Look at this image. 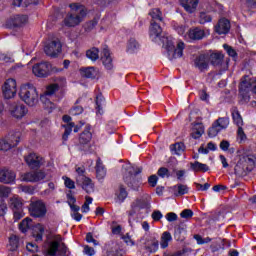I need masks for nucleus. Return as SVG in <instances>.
<instances>
[{"instance_id":"052dcab7","label":"nucleus","mask_w":256,"mask_h":256,"mask_svg":"<svg viewBox=\"0 0 256 256\" xmlns=\"http://www.w3.org/2000/svg\"><path fill=\"white\" fill-rule=\"evenodd\" d=\"M195 187H196V191H207V189H209V187H211V184L209 183H205L204 185L195 182L194 183Z\"/></svg>"},{"instance_id":"ea45409f","label":"nucleus","mask_w":256,"mask_h":256,"mask_svg":"<svg viewBox=\"0 0 256 256\" xmlns=\"http://www.w3.org/2000/svg\"><path fill=\"white\" fill-rule=\"evenodd\" d=\"M31 227H33V220L29 217L22 220L19 224V229L21 233H27V231H29Z\"/></svg>"},{"instance_id":"a18cd8bd","label":"nucleus","mask_w":256,"mask_h":256,"mask_svg":"<svg viewBox=\"0 0 256 256\" xmlns=\"http://www.w3.org/2000/svg\"><path fill=\"white\" fill-rule=\"evenodd\" d=\"M139 49V42L135 40V38H130L127 43V51L128 53H135Z\"/></svg>"},{"instance_id":"e433bc0d","label":"nucleus","mask_w":256,"mask_h":256,"mask_svg":"<svg viewBox=\"0 0 256 256\" xmlns=\"http://www.w3.org/2000/svg\"><path fill=\"white\" fill-rule=\"evenodd\" d=\"M175 197H181L189 193V186L185 184H177L173 187Z\"/></svg>"},{"instance_id":"7c9ffc66","label":"nucleus","mask_w":256,"mask_h":256,"mask_svg":"<svg viewBox=\"0 0 256 256\" xmlns=\"http://www.w3.org/2000/svg\"><path fill=\"white\" fill-rule=\"evenodd\" d=\"M162 33H163V28H161V25H159V22H150V27H149L150 37L157 39V37H160Z\"/></svg>"},{"instance_id":"473e14b6","label":"nucleus","mask_w":256,"mask_h":256,"mask_svg":"<svg viewBox=\"0 0 256 256\" xmlns=\"http://www.w3.org/2000/svg\"><path fill=\"white\" fill-rule=\"evenodd\" d=\"M91 139H93V134H91V127L86 126L84 131L80 134L79 143H81V145H87V143L91 142Z\"/></svg>"},{"instance_id":"338daca9","label":"nucleus","mask_w":256,"mask_h":256,"mask_svg":"<svg viewBox=\"0 0 256 256\" xmlns=\"http://www.w3.org/2000/svg\"><path fill=\"white\" fill-rule=\"evenodd\" d=\"M166 219L170 223H173V221H177L178 216L175 214V212H169L166 214Z\"/></svg>"},{"instance_id":"a211bd4d","label":"nucleus","mask_w":256,"mask_h":256,"mask_svg":"<svg viewBox=\"0 0 256 256\" xmlns=\"http://www.w3.org/2000/svg\"><path fill=\"white\" fill-rule=\"evenodd\" d=\"M242 164V166L247 169L248 172L251 173L253 169H255V155L253 154H242L238 160Z\"/></svg>"},{"instance_id":"c756f323","label":"nucleus","mask_w":256,"mask_h":256,"mask_svg":"<svg viewBox=\"0 0 256 256\" xmlns=\"http://www.w3.org/2000/svg\"><path fill=\"white\" fill-rule=\"evenodd\" d=\"M128 195L129 193L127 192L125 186L120 184L118 190L115 192L116 203H123L127 199Z\"/></svg>"},{"instance_id":"9b49d317","label":"nucleus","mask_w":256,"mask_h":256,"mask_svg":"<svg viewBox=\"0 0 256 256\" xmlns=\"http://www.w3.org/2000/svg\"><path fill=\"white\" fill-rule=\"evenodd\" d=\"M55 71V68L51 65L49 62H41L37 63L32 67V73L36 77H49L51 75V72Z\"/></svg>"},{"instance_id":"39448f33","label":"nucleus","mask_w":256,"mask_h":256,"mask_svg":"<svg viewBox=\"0 0 256 256\" xmlns=\"http://www.w3.org/2000/svg\"><path fill=\"white\" fill-rule=\"evenodd\" d=\"M55 83L49 84L46 86V90L42 95H40V100L43 102L47 97H53L61 89L67 87V79L65 77H57L54 79Z\"/></svg>"},{"instance_id":"412c9836","label":"nucleus","mask_w":256,"mask_h":256,"mask_svg":"<svg viewBox=\"0 0 256 256\" xmlns=\"http://www.w3.org/2000/svg\"><path fill=\"white\" fill-rule=\"evenodd\" d=\"M143 247L147 253H157L159 250V240L155 237H148L144 240Z\"/></svg>"},{"instance_id":"f03ea898","label":"nucleus","mask_w":256,"mask_h":256,"mask_svg":"<svg viewBox=\"0 0 256 256\" xmlns=\"http://www.w3.org/2000/svg\"><path fill=\"white\" fill-rule=\"evenodd\" d=\"M19 97L28 107H35L39 103V92L33 84H23L20 87Z\"/></svg>"},{"instance_id":"5701e85b","label":"nucleus","mask_w":256,"mask_h":256,"mask_svg":"<svg viewBox=\"0 0 256 256\" xmlns=\"http://www.w3.org/2000/svg\"><path fill=\"white\" fill-rule=\"evenodd\" d=\"M231 29V23L229 20L222 18L218 21L217 25L215 26V31L218 35H227L229 30Z\"/></svg>"},{"instance_id":"49530a36","label":"nucleus","mask_w":256,"mask_h":256,"mask_svg":"<svg viewBox=\"0 0 256 256\" xmlns=\"http://www.w3.org/2000/svg\"><path fill=\"white\" fill-rule=\"evenodd\" d=\"M174 238L176 241H185V229L178 226L174 230Z\"/></svg>"},{"instance_id":"ddd939ff","label":"nucleus","mask_w":256,"mask_h":256,"mask_svg":"<svg viewBox=\"0 0 256 256\" xmlns=\"http://www.w3.org/2000/svg\"><path fill=\"white\" fill-rule=\"evenodd\" d=\"M2 91L5 99H13L17 95V81L13 78L7 79L2 87Z\"/></svg>"},{"instance_id":"de8ad7c7","label":"nucleus","mask_w":256,"mask_h":256,"mask_svg":"<svg viewBox=\"0 0 256 256\" xmlns=\"http://www.w3.org/2000/svg\"><path fill=\"white\" fill-rule=\"evenodd\" d=\"M65 131L64 134L62 136L63 141H67V139H69V135H71V131H73V127H75V123L70 122L66 125H63Z\"/></svg>"},{"instance_id":"79ce46f5","label":"nucleus","mask_w":256,"mask_h":256,"mask_svg":"<svg viewBox=\"0 0 256 256\" xmlns=\"http://www.w3.org/2000/svg\"><path fill=\"white\" fill-rule=\"evenodd\" d=\"M234 173H235V175H237V177H246V175L250 172H249V170L244 168V166L241 162L238 161L234 168Z\"/></svg>"},{"instance_id":"423d86ee","label":"nucleus","mask_w":256,"mask_h":256,"mask_svg":"<svg viewBox=\"0 0 256 256\" xmlns=\"http://www.w3.org/2000/svg\"><path fill=\"white\" fill-rule=\"evenodd\" d=\"M208 61L212 67H215V69H218L220 72L229 69L230 59H225V55L222 52H212L208 54Z\"/></svg>"},{"instance_id":"864d4df0","label":"nucleus","mask_w":256,"mask_h":256,"mask_svg":"<svg viewBox=\"0 0 256 256\" xmlns=\"http://www.w3.org/2000/svg\"><path fill=\"white\" fill-rule=\"evenodd\" d=\"M62 179L64 180V185L67 189H75V181L67 176L62 177Z\"/></svg>"},{"instance_id":"774afa93","label":"nucleus","mask_w":256,"mask_h":256,"mask_svg":"<svg viewBox=\"0 0 256 256\" xmlns=\"http://www.w3.org/2000/svg\"><path fill=\"white\" fill-rule=\"evenodd\" d=\"M97 27V20H91L86 23V30L92 31V29H95Z\"/></svg>"},{"instance_id":"a19ab883","label":"nucleus","mask_w":256,"mask_h":256,"mask_svg":"<svg viewBox=\"0 0 256 256\" xmlns=\"http://www.w3.org/2000/svg\"><path fill=\"white\" fill-rule=\"evenodd\" d=\"M231 115L235 125H237V127H243V117H241V113H239L237 108L232 109Z\"/></svg>"},{"instance_id":"393cba45","label":"nucleus","mask_w":256,"mask_h":256,"mask_svg":"<svg viewBox=\"0 0 256 256\" xmlns=\"http://www.w3.org/2000/svg\"><path fill=\"white\" fill-rule=\"evenodd\" d=\"M95 171L96 179H98V181H103V179L107 177V168L104 166L103 160L100 158H97L96 160Z\"/></svg>"},{"instance_id":"69168bd1","label":"nucleus","mask_w":256,"mask_h":256,"mask_svg":"<svg viewBox=\"0 0 256 256\" xmlns=\"http://www.w3.org/2000/svg\"><path fill=\"white\" fill-rule=\"evenodd\" d=\"M81 113H83V108L81 106H74L71 110H70V114L76 116V115H81Z\"/></svg>"},{"instance_id":"0eeeda50","label":"nucleus","mask_w":256,"mask_h":256,"mask_svg":"<svg viewBox=\"0 0 256 256\" xmlns=\"http://www.w3.org/2000/svg\"><path fill=\"white\" fill-rule=\"evenodd\" d=\"M57 253L60 256L67 255V246L63 243V237L61 235L54 236L53 241L49 243L47 249L48 256H56Z\"/></svg>"},{"instance_id":"6e6d98bb","label":"nucleus","mask_w":256,"mask_h":256,"mask_svg":"<svg viewBox=\"0 0 256 256\" xmlns=\"http://www.w3.org/2000/svg\"><path fill=\"white\" fill-rule=\"evenodd\" d=\"M180 217L182 219H191L193 217V210L191 209H184L181 213H180Z\"/></svg>"},{"instance_id":"8fccbe9b","label":"nucleus","mask_w":256,"mask_h":256,"mask_svg":"<svg viewBox=\"0 0 256 256\" xmlns=\"http://www.w3.org/2000/svg\"><path fill=\"white\" fill-rule=\"evenodd\" d=\"M158 177H161V179H169L171 177V172H169V169L166 167H160L157 171Z\"/></svg>"},{"instance_id":"aec40b11","label":"nucleus","mask_w":256,"mask_h":256,"mask_svg":"<svg viewBox=\"0 0 256 256\" xmlns=\"http://www.w3.org/2000/svg\"><path fill=\"white\" fill-rule=\"evenodd\" d=\"M28 111L27 107L23 104H13L10 107V113L15 119H23V117L27 115Z\"/></svg>"},{"instance_id":"0e129e2a","label":"nucleus","mask_w":256,"mask_h":256,"mask_svg":"<svg viewBox=\"0 0 256 256\" xmlns=\"http://www.w3.org/2000/svg\"><path fill=\"white\" fill-rule=\"evenodd\" d=\"M153 221H161L163 219V214L159 210H155L151 215Z\"/></svg>"},{"instance_id":"c9c22d12","label":"nucleus","mask_w":256,"mask_h":256,"mask_svg":"<svg viewBox=\"0 0 256 256\" xmlns=\"http://www.w3.org/2000/svg\"><path fill=\"white\" fill-rule=\"evenodd\" d=\"M9 205L12 211L23 209V199L19 198V196H13L9 199Z\"/></svg>"},{"instance_id":"bf43d9fd","label":"nucleus","mask_w":256,"mask_h":256,"mask_svg":"<svg viewBox=\"0 0 256 256\" xmlns=\"http://www.w3.org/2000/svg\"><path fill=\"white\" fill-rule=\"evenodd\" d=\"M223 47L225 51H227L229 57H237V52L231 46L224 44Z\"/></svg>"},{"instance_id":"37998d69","label":"nucleus","mask_w":256,"mask_h":256,"mask_svg":"<svg viewBox=\"0 0 256 256\" xmlns=\"http://www.w3.org/2000/svg\"><path fill=\"white\" fill-rule=\"evenodd\" d=\"M86 57L91 61H97L99 59V48L92 47L86 51Z\"/></svg>"},{"instance_id":"3c124183","label":"nucleus","mask_w":256,"mask_h":256,"mask_svg":"<svg viewBox=\"0 0 256 256\" xmlns=\"http://www.w3.org/2000/svg\"><path fill=\"white\" fill-rule=\"evenodd\" d=\"M212 19L213 18L211 17V15H209L205 12H201L199 23H200V25H205V23H211Z\"/></svg>"},{"instance_id":"2f4dec72","label":"nucleus","mask_w":256,"mask_h":256,"mask_svg":"<svg viewBox=\"0 0 256 256\" xmlns=\"http://www.w3.org/2000/svg\"><path fill=\"white\" fill-rule=\"evenodd\" d=\"M80 72L82 77H86V79H95L99 75V70L95 67L81 68Z\"/></svg>"},{"instance_id":"5fc2aeb1","label":"nucleus","mask_w":256,"mask_h":256,"mask_svg":"<svg viewBox=\"0 0 256 256\" xmlns=\"http://www.w3.org/2000/svg\"><path fill=\"white\" fill-rule=\"evenodd\" d=\"M14 215V221H19L20 219H23L25 217V213H23V208H20L18 210H12Z\"/></svg>"},{"instance_id":"2eb2a0df","label":"nucleus","mask_w":256,"mask_h":256,"mask_svg":"<svg viewBox=\"0 0 256 256\" xmlns=\"http://www.w3.org/2000/svg\"><path fill=\"white\" fill-rule=\"evenodd\" d=\"M47 177L45 171L39 170L34 172H26L21 175L22 181H26L28 183H38V181H43Z\"/></svg>"},{"instance_id":"c03bdc74","label":"nucleus","mask_w":256,"mask_h":256,"mask_svg":"<svg viewBox=\"0 0 256 256\" xmlns=\"http://www.w3.org/2000/svg\"><path fill=\"white\" fill-rule=\"evenodd\" d=\"M184 50H185V43L183 41L178 42L173 54L174 59H179L183 57Z\"/></svg>"},{"instance_id":"72a5a7b5","label":"nucleus","mask_w":256,"mask_h":256,"mask_svg":"<svg viewBox=\"0 0 256 256\" xmlns=\"http://www.w3.org/2000/svg\"><path fill=\"white\" fill-rule=\"evenodd\" d=\"M190 169L194 171V173H207V171H209L208 165L199 161L191 162Z\"/></svg>"},{"instance_id":"6e6552de","label":"nucleus","mask_w":256,"mask_h":256,"mask_svg":"<svg viewBox=\"0 0 256 256\" xmlns=\"http://www.w3.org/2000/svg\"><path fill=\"white\" fill-rule=\"evenodd\" d=\"M20 137L18 133L10 132L0 140V151H10L19 145Z\"/></svg>"},{"instance_id":"f3484780","label":"nucleus","mask_w":256,"mask_h":256,"mask_svg":"<svg viewBox=\"0 0 256 256\" xmlns=\"http://www.w3.org/2000/svg\"><path fill=\"white\" fill-rule=\"evenodd\" d=\"M76 183L77 185H80L86 193H93V191H95L93 180L87 176L76 177Z\"/></svg>"},{"instance_id":"58836bf2","label":"nucleus","mask_w":256,"mask_h":256,"mask_svg":"<svg viewBox=\"0 0 256 256\" xmlns=\"http://www.w3.org/2000/svg\"><path fill=\"white\" fill-rule=\"evenodd\" d=\"M173 237L168 231L163 232L160 238V246L162 249H167L169 247V242L172 241Z\"/></svg>"},{"instance_id":"7ed1b4c3","label":"nucleus","mask_w":256,"mask_h":256,"mask_svg":"<svg viewBox=\"0 0 256 256\" xmlns=\"http://www.w3.org/2000/svg\"><path fill=\"white\" fill-rule=\"evenodd\" d=\"M143 171L141 168H134L131 165L126 166L123 175V181L130 189L137 191L141 185V176L139 174Z\"/></svg>"},{"instance_id":"603ef678","label":"nucleus","mask_w":256,"mask_h":256,"mask_svg":"<svg viewBox=\"0 0 256 256\" xmlns=\"http://www.w3.org/2000/svg\"><path fill=\"white\" fill-rule=\"evenodd\" d=\"M55 191V183L50 182L48 183V188L44 190L41 195L44 197H49V195H53V192Z\"/></svg>"},{"instance_id":"20e7f679","label":"nucleus","mask_w":256,"mask_h":256,"mask_svg":"<svg viewBox=\"0 0 256 256\" xmlns=\"http://www.w3.org/2000/svg\"><path fill=\"white\" fill-rule=\"evenodd\" d=\"M251 93H254V95H256V78L244 76L241 79L239 85V95L244 103H249L251 99Z\"/></svg>"},{"instance_id":"6ab92c4d","label":"nucleus","mask_w":256,"mask_h":256,"mask_svg":"<svg viewBox=\"0 0 256 256\" xmlns=\"http://www.w3.org/2000/svg\"><path fill=\"white\" fill-rule=\"evenodd\" d=\"M150 204L145 199H136L131 204V210L128 211L129 217H133L135 213L141 211V209H149Z\"/></svg>"},{"instance_id":"13d9d810","label":"nucleus","mask_w":256,"mask_h":256,"mask_svg":"<svg viewBox=\"0 0 256 256\" xmlns=\"http://www.w3.org/2000/svg\"><path fill=\"white\" fill-rule=\"evenodd\" d=\"M157 181H159V177L157 175H151L148 178V183L150 187H157Z\"/></svg>"},{"instance_id":"c85d7f7f","label":"nucleus","mask_w":256,"mask_h":256,"mask_svg":"<svg viewBox=\"0 0 256 256\" xmlns=\"http://www.w3.org/2000/svg\"><path fill=\"white\" fill-rule=\"evenodd\" d=\"M191 132V137L193 139H200V137L205 133V126L201 122H194Z\"/></svg>"},{"instance_id":"9d476101","label":"nucleus","mask_w":256,"mask_h":256,"mask_svg":"<svg viewBox=\"0 0 256 256\" xmlns=\"http://www.w3.org/2000/svg\"><path fill=\"white\" fill-rule=\"evenodd\" d=\"M29 213L31 217L41 219L47 215V206L43 200L32 201L29 206Z\"/></svg>"},{"instance_id":"a878e982","label":"nucleus","mask_w":256,"mask_h":256,"mask_svg":"<svg viewBox=\"0 0 256 256\" xmlns=\"http://www.w3.org/2000/svg\"><path fill=\"white\" fill-rule=\"evenodd\" d=\"M180 5L186 13H195L199 6V0H180Z\"/></svg>"},{"instance_id":"b1692460","label":"nucleus","mask_w":256,"mask_h":256,"mask_svg":"<svg viewBox=\"0 0 256 256\" xmlns=\"http://www.w3.org/2000/svg\"><path fill=\"white\" fill-rule=\"evenodd\" d=\"M16 177L17 175L12 170L3 169L0 171V181L1 183H5L6 185L9 183H14Z\"/></svg>"},{"instance_id":"f257e3e1","label":"nucleus","mask_w":256,"mask_h":256,"mask_svg":"<svg viewBox=\"0 0 256 256\" xmlns=\"http://www.w3.org/2000/svg\"><path fill=\"white\" fill-rule=\"evenodd\" d=\"M69 7L72 12L68 13L64 18V25L66 27H77L87 17V7L79 3H72Z\"/></svg>"},{"instance_id":"bb28decb","label":"nucleus","mask_w":256,"mask_h":256,"mask_svg":"<svg viewBox=\"0 0 256 256\" xmlns=\"http://www.w3.org/2000/svg\"><path fill=\"white\" fill-rule=\"evenodd\" d=\"M101 61L106 69H113V58L111 57V52L109 51V48H103Z\"/></svg>"},{"instance_id":"f704fd0d","label":"nucleus","mask_w":256,"mask_h":256,"mask_svg":"<svg viewBox=\"0 0 256 256\" xmlns=\"http://www.w3.org/2000/svg\"><path fill=\"white\" fill-rule=\"evenodd\" d=\"M149 15L151 17L150 22L163 23V12L159 8H153L150 10Z\"/></svg>"},{"instance_id":"dca6fc26","label":"nucleus","mask_w":256,"mask_h":256,"mask_svg":"<svg viewBox=\"0 0 256 256\" xmlns=\"http://www.w3.org/2000/svg\"><path fill=\"white\" fill-rule=\"evenodd\" d=\"M194 67L201 73L209 70V54H200L194 59Z\"/></svg>"},{"instance_id":"4468645a","label":"nucleus","mask_w":256,"mask_h":256,"mask_svg":"<svg viewBox=\"0 0 256 256\" xmlns=\"http://www.w3.org/2000/svg\"><path fill=\"white\" fill-rule=\"evenodd\" d=\"M24 159L30 169H40L42 165H45V159L36 153H30Z\"/></svg>"},{"instance_id":"cd10ccee","label":"nucleus","mask_w":256,"mask_h":256,"mask_svg":"<svg viewBox=\"0 0 256 256\" xmlns=\"http://www.w3.org/2000/svg\"><path fill=\"white\" fill-rule=\"evenodd\" d=\"M188 37L192 41H201V39H203V37H205V30H203L199 27L191 28L188 31Z\"/></svg>"},{"instance_id":"4c0bfd02","label":"nucleus","mask_w":256,"mask_h":256,"mask_svg":"<svg viewBox=\"0 0 256 256\" xmlns=\"http://www.w3.org/2000/svg\"><path fill=\"white\" fill-rule=\"evenodd\" d=\"M170 151L172 155H182L185 152V144L183 142L171 144Z\"/></svg>"},{"instance_id":"4be33fe9","label":"nucleus","mask_w":256,"mask_h":256,"mask_svg":"<svg viewBox=\"0 0 256 256\" xmlns=\"http://www.w3.org/2000/svg\"><path fill=\"white\" fill-rule=\"evenodd\" d=\"M27 21L28 18L26 15H15L7 20L6 25L8 27H23V25H25Z\"/></svg>"},{"instance_id":"4d7b16f0","label":"nucleus","mask_w":256,"mask_h":256,"mask_svg":"<svg viewBox=\"0 0 256 256\" xmlns=\"http://www.w3.org/2000/svg\"><path fill=\"white\" fill-rule=\"evenodd\" d=\"M11 194V188L7 186H0V197H9Z\"/></svg>"},{"instance_id":"680f3d73","label":"nucleus","mask_w":256,"mask_h":256,"mask_svg":"<svg viewBox=\"0 0 256 256\" xmlns=\"http://www.w3.org/2000/svg\"><path fill=\"white\" fill-rule=\"evenodd\" d=\"M237 135L238 139L240 140V143L247 139V135L245 134V131H243V126L238 127Z\"/></svg>"},{"instance_id":"e2e57ef3","label":"nucleus","mask_w":256,"mask_h":256,"mask_svg":"<svg viewBox=\"0 0 256 256\" xmlns=\"http://www.w3.org/2000/svg\"><path fill=\"white\" fill-rule=\"evenodd\" d=\"M84 255L93 256L95 255V249L89 245L84 246Z\"/></svg>"},{"instance_id":"1a4fd4ad","label":"nucleus","mask_w":256,"mask_h":256,"mask_svg":"<svg viewBox=\"0 0 256 256\" xmlns=\"http://www.w3.org/2000/svg\"><path fill=\"white\" fill-rule=\"evenodd\" d=\"M229 127V117H219L208 129V137H217L221 131Z\"/></svg>"},{"instance_id":"f8f14e48","label":"nucleus","mask_w":256,"mask_h":256,"mask_svg":"<svg viewBox=\"0 0 256 256\" xmlns=\"http://www.w3.org/2000/svg\"><path fill=\"white\" fill-rule=\"evenodd\" d=\"M63 49V46L61 45V41L59 40H52L48 42L44 46V52L48 57H58Z\"/></svg>"},{"instance_id":"09e8293b","label":"nucleus","mask_w":256,"mask_h":256,"mask_svg":"<svg viewBox=\"0 0 256 256\" xmlns=\"http://www.w3.org/2000/svg\"><path fill=\"white\" fill-rule=\"evenodd\" d=\"M9 246H10V251H17V248L19 247V237H17L16 235L10 236Z\"/></svg>"}]
</instances>
